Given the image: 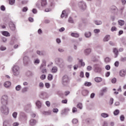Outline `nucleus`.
Here are the masks:
<instances>
[{"label":"nucleus","mask_w":126,"mask_h":126,"mask_svg":"<svg viewBox=\"0 0 126 126\" xmlns=\"http://www.w3.org/2000/svg\"><path fill=\"white\" fill-rule=\"evenodd\" d=\"M13 74L15 76H18L20 74V68L18 65H14L12 68Z\"/></svg>","instance_id":"nucleus-1"},{"label":"nucleus","mask_w":126,"mask_h":126,"mask_svg":"<svg viewBox=\"0 0 126 126\" xmlns=\"http://www.w3.org/2000/svg\"><path fill=\"white\" fill-rule=\"evenodd\" d=\"M55 63L57 65H59L61 68L63 66H64V63H63V60L61 58H56L55 59Z\"/></svg>","instance_id":"nucleus-2"},{"label":"nucleus","mask_w":126,"mask_h":126,"mask_svg":"<svg viewBox=\"0 0 126 126\" xmlns=\"http://www.w3.org/2000/svg\"><path fill=\"white\" fill-rule=\"evenodd\" d=\"M0 111L4 115H8L9 113V110L6 105H2L0 108Z\"/></svg>","instance_id":"nucleus-3"},{"label":"nucleus","mask_w":126,"mask_h":126,"mask_svg":"<svg viewBox=\"0 0 126 126\" xmlns=\"http://www.w3.org/2000/svg\"><path fill=\"white\" fill-rule=\"evenodd\" d=\"M8 100V97L7 95H3L1 98V103L3 106H6L7 105V101Z\"/></svg>","instance_id":"nucleus-4"},{"label":"nucleus","mask_w":126,"mask_h":126,"mask_svg":"<svg viewBox=\"0 0 126 126\" xmlns=\"http://www.w3.org/2000/svg\"><path fill=\"white\" fill-rule=\"evenodd\" d=\"M107 92H108V88L103 87L100 90L99 95L100 96H104V94H105V93H107Z\"/></svg>","instance_id":"nucleus-5"},{"label":"nucleus","mask_w":126,"mask_h":126,"mask_svg":"<svg viewBox=\"0 0 126 126\" xmlns=\"http://www.w3.org/2000/svg\"><path fill=\"white\" fill-rule=\"evenodd\" d=\"M79 6L80 8L82 10H85L86 9V3L85 2H80L79 3Z\"/></svg>","instance_id":"nucleus-6"},{"label":"nucleus","mask_w":126,"mask_h":126,"mask_svg":"<svg viewBox=\"0 0 126 126\" xmlns=\"http://www.w3.org/2000/svg\"><path fill=\"white\" fill-rule=\"evenodd\" d=\"M94 71L96 73H100V72L102 71V68L100 67V66L98 65H95L94 66Z\"/></svg>","instance_id":"nucleus-7"},{"label":"nucleus","mask_w":126,"mask_h":126,"mask_svg":"<svg viewBox=\"0 0 126 126\" xmlns=\"http://www.w3.org/2000/svg\"><path fill=\"white\" fill-rule=\"evenodd\" d=\"M23 61L24 65H27L29 62H30V59H29V57H28V56H25L23 58Z\"/></svg>","instance_id":"nucleus-8"},{"label":"nucleus","mask_w":126,"mask_h":126,"mask_svg":"<svg viewBox=\"0 0 126 126\" xmlns=\"http://www.w3.org/2000/svg\"><path fill=\"white\" fill-rule=\"evenodd\" d=\"M20 118L21 119H24L25 121H26L27 120V115L25 114L24 112H21L20 113Z\"/></svg>","instance_id":"nucleus-9"},{"label":"nucleus","mask_w":126,"mask_h":126,"mask_svg":"<svg viewBox=\"0 0 126 126\" xmlns=\"http://www.w3.org/2000/svg\"><path fill=\"white\" fill-rule=\"evenodd\" d=\"M36 124H37V121L35 119H31L29 121V125L31 126H35Z\"/></svg>","instance_id":"nucleus-10"},{"label":"nucleus","mask_w":126,"mask_h":126,"mask_svg":"<svg viewBox=\"0 0 126 126\" xmlns=\"http://www.w3.org/2000/svg\"><path fill=\"white\" fill-rule=\"evenodd\" d=\"M40 97L42 99H46L48 98V94H47L46 92H42L40 94Z\"/></svg>","instance_id":"nucleus-11"},{"label":"nucleus","mask_w":126,"mask_h":126,"mask_svg":"<svg viewBox=\"0 0 126 126\" xmlns=\"http://www.w3.org/2000/svg\"><path fill=\"white\" fill-rule=\"evenodd\" d=\"M119 74H120V76H121V77H125L126 74V70H124V69L121 70L119 71Z\"/></svg>","instance_id":"nucleus-12"},{"label":"nucleus","mask_w":126,"mask_h":126,"mask_svg":"<svg viewBox=\"0 0 126 126\" xmlns=\"http://www.w3.org/2000/svg\"><path fill=\"white\" fill-rule=\"evenodd\" d=\"M61 16L62 18H63V17H65V18H67V16H68V13H67L65 10H63L62 12Z\"/></svg>","instance_id":"nucleus-13"},{"label":"nucleus","mask_w":126,"mask_h":126,"mask_svg":"<svg viewBox=\"0 0 126 126\" xmlns=\"http://www.w3.org/2000/svg\"><path fill=\"white\" fill-rule=\"evenodd\" d=\"M84 36L86 38H91V36H92V33L91 32H86L84 33Z\"/></svg>","instance_id":"nucleus-14"},{"label":"nucleus","mask_w":126,"mask_h":126,"mask_svg":"<svg viewBox=\"0 0 126 126\" xmlns=\"http://www.w3.org/2000/svg\"><path fill=\"white\" fill-rule=\"evenodd\" d=\"M39 68L42 73H46L47 72V69H46V66H40Z\"/></svg>","instance_id":"nucleus-15"},{"label":"nucleus","mask_w":126,"mask_h":126,"mask_svg":"<svg viewBox=\"0 0 126 126\" xmlns=\"http://www.w3.org/2000/svg\"><path fill=\"white\" fill-rule=\"evenodd\" d=\"M3 85L5 88H10V86H11V83L9 81H6L4 83Z\"/></svg>","instance_id":"nucleus-16"},{"label":"nucleus","mask_w":126,"mask_h":126,"mask_svg":"<svg viewBox=\"0 0 126 126\" xmlns=\"http://www.w3.org/2000/svg\"><path fill=\"white\" fill-rule=\"evenodd\" d=\"M9 27L12 31L15 30V25L12 22H10L9 24Z\"/></svg>","instance_id":"nucleus-17"},{"label":"nucleus","mask_w":126,"mask_h":126,"mask_svg":"<svg viewBox=\"0 0 126 126\" xmlns=\"http://www.w3.org/2000/svg\"><path fill=\"white\" fill-rule=\"evenodd\" d=\"M35 5L36 7H38L39 8V9H41V8L43 7L42 6V4H41V1H40V0H38L36 2Z\"/></svg>","instance_id":"nucleus-18"},{"label":"nucleus","mask_w":126,"mask_h":126,"mask_svg":"<svg viewBox=\"0 0 126 126\" xmlns=\"http://www.w3.org/2000/svg\"><path fill=\"white\" fill-rule=\"evenodd\" d=\"M91 53V48H87L84 51V54L86 56H88Z\"/></svg>","instance_id":"nucleus-19"},{"label":"nucleus","mask_w":126,"mask_h":126,"mask_svg":"<svg viewBox=\"0 0 126 126\" xmlns=\"http://www.w3.org/2000/svg\"><path fill=\"white\" fill-rule=\"evenodd\" d=\"M2 34L3 36H5V37H9L10 36V33H9V32H6V31H3L2 32Z\"/></svg>","instance_id":"nucleus-20"},{"label":"nucleus","mask_w":126,"mask_h":126,"mask_svg":"<svg viewBox=\"0 0 126 126\" xmlns=\"http://www.w3.org/2000/svg\"><path fill=\"white\" fill-rule=\"evenodd\" d=\"M41 6L44 7L47 5V0H41Z\"/></svg>","instance_id":"nucleus-21"},{"label":"nucleus","mask_w":126,"mask_h":126,"mask_svg":"<svg viewBox=\"0 0 126 126\" xmlns=\"http://www.w3.org/2000/svg\"><path fill=\"white\" fill-rule=\"evenodd\" d=\"M113 53L115 54L114 58H117L119 55V51H118V49L117 48H114L113 49Z\"/></svg>","instance_id":"nucleus-22"},{"label":"nucleus","mask_w":126,"mask_h":126,"mask_svg":"<svg viewBox=\"0 0 126 126\" xmlns=\"http://www.w3.org/2000/svg\"><path fill=\"white\" fill-rule=\"evenodd\" d=\"M35 104L38 109H40V108H41V107L42 106V102H41V101H40L39 100H37Z\"/></svg>","instance_id":"nucleus-23"},{"label":"nucleus","mask_w":126,"mask_h":126,"mask_svg":"<svg viewBox=\"0 0 126 126\" xmlns=\"http://www.w3.org/2000/svg\"><path fill=\"white\" fill-rule=\"evenodd\" d=\"M71 37H74V38H78L79 37V33L72 32L71 33Z\"/></svg>","instance_id":"nucleus-24"},{"label":"nucleus","mask_w":126,"mask_h":126,"mask_svg":"<svg viewBox=\"0 0 126 126\" xmlns=\"http://www.w3.org/2000/svg\"><path fill=\"white\" fill-rule=\"evenodd\" d=\"M100 116L102 118L105 119L106 118H109V114L106 113H102L100 114Z\"/></svg>","instance_id":"nucleus-25"},{"label":"nucleus","mask_w":126,"mask_h":126,"mask_svg":"<svg viewBox=\"0 0 126 126\" xmlns=\"http://www.w3.org/2000/svg\"><path fill=\"white\" fill-rule=\"evenodd\" d=\"M68 83H69V81H68V80H66V79L62 80V84H63V85H67Z\"/></svg>","instance_id":"nucleus-26"},{"label":"nucleus","mask_w":126,"mask_h":126,"mask_svg":"<svg viewBox=\"0 0 126 126\" xmlns=\"http://www.w3.org/2000/svg\"><path fill=\"white\" fill-rule=\"evenodd\" d=\"M89 93V91L87 90H84L82 92V94L83 96H87L88 95V94Z\"/></svg>","instance_id":"nucleus-27"},{"label":"nucleus","mask_w":126,"mask_h":126,"mask_svg":"<svg viewBox=\"0 0 126 126\" xmlns=\"http://www.w3.org/2000/svg\"><path fill=\"white\" fill-rule=\"evenodd\" d=\"M57 71H58V67L57 66L53 67L52 68V70H51V72L53 73H56V72H57Z\"/></svg>","instance_id":"nucleus-28"},{"label":"nucleus","mask_w":126,"mask_h":126,"mask_svg":"<svg viewBox=\"0 0 126 126\" xmlns=\"http://www.w3.org/2000/svg\"><path fill=\"white\" fill-rule=\"evenodd\" d=\"M16 42H17V39H16L15 37H13L11 41V44L13 45V44H14V43H16Z\"/></svg>","instance_id":"nucleus-29"},{"label":"nucleus","mask_w":126,"mask_h":126,"mask_svg":"<svg viewBox=\"0 0 126 126\" xmlns=\"http://www.w3.org/2000/svg\"><path fill=\"white\" fill-rule=\"evenodd\" d=\"M110 40V35H106L103 38V42H108Z\"/></svg>","instance_id":"nucleus-30"},{"label":"nucleus","mask_w":126,"mask_h":126,"mask_svg":"<svg viewBox=\"0 0 126 126\" xmlns=\"http://www.w3.org/2000/svg\"><path fill=\"white\" fill-rule=\"evenodd\" d=\"M118 23L120 26H124V25H125V21L123 20H119L118 21Z\"/></svg>","instance_id":"nucleus-31"},{"label":"nucleus","mask_w":126,"mask_h":126,"mask_svg":"<svg viewBox=\"0 0 126 126\" xmlns=\"http://www.w3.org/2000/svg\"><path fill=\"white\" fill-rule=\"evenodd\" d=\"M33 63L35 65L37 64H39L40 63V60H39V59H34Z\"/></svg>","instance_id":"nucleus-32"},{"label":"nucleus","mask_w":126,"mask_h":126,"mask_svg":"<svg viewBox=\"0 0 126 126\" xmlns=\"http://www.w3.org/2000/svg\"><path fill=\"white\" fill-rule=\"evenodd\" d=\"M68 22H69V23H71L72 24H74V21L71 17H69L68 20Z\"/></svg>","instance_id":"nucleus-33"},{"label":"nucleus","mask_w":126,"mask_h":126,"mask_svg":"<svg viewBox=\"0 0 126 126\" xmlns=\"http://www.w3.org/2000/svg\"><path fill=\"white\" fill-rule=\"evenodd\" d=\"M94 23H95L96 25H101L102 22V21L97 20V21H94Z\"/></svg>","instance_id":"nucleus-34"},{"label":"nucleus","mask_w":126,"mask_h":126,"mask_svg":"<svg viewBox=\"0 0 126 126\" xmlns=\"http://www.w3.org/2000/svg\"><path fill=\"white\" fill-rule=\"evenodd\" d=\"M104 62H105V63H110V62H111V59L109 57H106L104 59Z\"/></svg>","instance_id":"nucleus-35"},{"label":"nucleus","mask_w":126,"mask_h":126,"mask_svg":"<svg viewBox=\"0 0 126 126\" xmlns=\"http://www.w3.org/2000/svg\"><path fill=\"white\" fill-rule=\"evenodd\" d=\"M77 108L80 109V110H82L83 106L81 103H79L77 104Z\"/></svg>","instance_id":"nucleus-36"},{"label":"nucleus","mask_w":126,"mask_h":126,"mask_svg":"<svg viewBox=\"0 0 126 126\" xmlns=\"http://www.w3.org/2000/svg\"><path fill=\"white\" fill-rule=\"evenodd\" d=\"M79 63H81V66H84L85 65V63L83 62V60L82 59L79 61Z\"/></svg>","instance_id":"nucleus-37"},{"label":"nucleus","mask_w":126,"mask_h":126,"mask_svg":"<svg viewBox=\"0 0 126 126\" xmlns=\"http://www.w3.org/2000/svg\"><path fill=\"white\" fill-rule=\"evenodd\" d=\"M43 115H45V116H49L51 115V111H44L43 112Z\"/></svg>","instance_id":"nucleus-38"},{"label":"nucleus","mask_w":126,"mask_h":126,"mask_svg":"<svg viewBox=\"0 0 126 126\" xmlns=\"http://www.w3.org/2000/svg\"><path fill=\"white\" fill-rule=\"evenodd\" d=\"M3 126H11L7 121L4 122L3 123Z\"/></svg>","instance_id":"nucleus-39"},{"label":"nucleus","mask_w":126,"mask_h":126,"mask_svg":"<svg viewBox=\"0 0 126 126\" xmlns=\"http://www.w3.org/2000/svg\"><path fill=\"white\" fill-rule=\"evenodd\" d=\"M15 89H16V91H20V90H21V86L18 85V86H16Z\"/></svg>","instance_id":"nucleus-40"},{"label":"nucleus","mask_w":126,"mask_h":126,"mask_svg":"<svg viewBox=\"0 0 126 126\" xmlns=\"http://www.w3.org/2000/svg\"><path fill=\"white\" fill-rule=\"evenodd\" d=\"M9 4L13 5L15 3V0H9Z\"/></svg>","instance_id":"nucleus-41"},{"label":"nucleus","mask_w":126,"mask_h":126,"mask_svg":"<svg viewBox=\"0 0 126 126\" xmlns=\"http://www.w3.org/2000/svg\"><path fill=\"white\" fill-rule=\"evenodd\" d=\"M119 114H120V110H116L114 112V116H118V115H119Z\"/></svg>","instance_id":"nucleus-42"},{"label":"nucleus","mask_w":126,"mask_h":126,"mask_svg":"<svg viewBox=\"0 0 126 126\" xmlns=\"http://www.w3.org/2000/svg\"><path fill=\"white\" fill-rule=\"evenodd\" d=\"M12 117L13 118H14V119H16V118H17V112H13V113L12 114Z\"/></svg>","instance_id":"nucleus-43"},{"label":"nucleus","mask_w":126,"mask_h":126,"mask_svg":"<svg viewBox=\"0 0 126 126\" xmlns=\"http://www.w3.org/2000/svg\"><path fill=\"white\" fill-rule=\"evenodd\" d=\"M0 51H5L6 50V47H5V46H3V45H2L0 47Z\"/></svg>","instance_id":"nucleus-44"},{"label":"nucleus","mask_w":126,"mask_h":126,"mask_svg":"<svg viewBox=\"0 0 126 126\" xmlns=\"http://www.w3.org/2000/svg\"><path fill=\"white\" fill-rule=\"evenodd\" d=\"M77 123H78V120H77V119H73L72 120V123L74 124V125L77 124Z\"/></svg>","instance_id":"nucleus-45"},{"label":"nucleus","mask_w":126,"mask_h":126,"mask_svg":"<svg viewBox=\"0 0 126 126\" xmlns=\"http://www.w3.org/2000/svg\"><path fill=\"white\" fill-rule=\"evenodd\" d=\"M22 91L23 93H25V92H27V91H28V87L24 88L22 89Z\"/></svg>","instance_id":"nucleus-46"},{"label":"nucleus","mask_w":126,"mask_h":126,"mask_svg":"<svg viewBox=\"0 0 126 126\" xmlns=\"http://www.w3.org/2000/svg\"><path fill=\"white\" fill-rule=\"evenodd\" d=\"M40 66H46V60H43L42 63L41 64Z\"/></svg>","instance_id":"nucleus-47"},{"label":"nucleus","mask_w":126,"mask_h":126,"mask_svg":"<svg viewBox=\"0 0 126 126\" xmlns=\"http://www.w3.org/2000/svg\"><path fill=\"white\" fill-rule=\"evenodd\" d=\"M84 84H85V86L89 87V86H91L92 84H91V82H86Z\"/></svg>","instance_id":"nucleus-48"},{"label":"nucleus","mask_w":126,"mask_h":126,"mask_svg":"<svg viewBox=\"0 0 126 126\" xmlns=\"http://www.w3.org/2000/svg\"><path fill=\"white\" fill-rule=\"evenodd\" d=\"M78 67H79V64H77L74 65L73 68H74V70H76V69H77V68H78Z\"/></svg>","instance_id":"nucleus-49"},{"label":"nucleus","mask_w":126,"mask_h":126,"mask_svg":"<svg viewBox=\"0 0 126 126\" xmlns=\"http://www.w3.org/2000/svg\"><path fill=\"white\" fill-rule=\"evenodd\" d=\"M94 32L95 33V34H97V33H100V30L97 29H94Z\"/></svg>","instance_id":"nucleus-50"},{"label":"nucleus","mask_w":126,"mask_h":126,"mask_svg":"<svg viewBox=\"0 0 126 126\" xmlns=\"http://www.w3.org/2000/svg\"><path fill=\"white\" fill-rule=\"evenodd\" d=\"M105 69H106V70H110V69H111V66H110V65H106Z\"/></svg>","instance_id":"nucleus-51"},{"label":"nucleus","mask_w":126,"mask_h":126,"mask_svg":"<svg viewBox=\"0 0 126 126\" xmlns=\"http://www.w3.org/2000/svg\"><path fill=\"white\" fill-rule=\"evenodd\" d=\"M111 30L112 32H114V31H117V28L116 27H112Z\"/></svg>","instance_id":"nucleus-52"},{"label":"nucleus","mask_w":126,"mask_h":126,"mask_svg":"<svg viewBox=\"0 0 126 126\" xmlns=\"http://www.w3.org/2000/svg\"><path fill=\"white\" fill-rule=\"evenodd\" d=\"M119 64H120V63L119 62V61H116V62L114 63V65H115V66H116V67H118V66H119Z\"/></svg>","instance_id":"nucleus-53"},{"label":"nucleus","mask_w":126,"mask_h":126,"mask_svg":"<svg viewBox=\"0 0 126 126\" xmlns=\"http://www.w3.org/2000/svg\"><path fill=\"white\" fill-rule=\"evenodd\" d=\"M124 9H125V7H122L121 9L119 10V11H120L121 14H123Z\"/></svg>","instance_id":"nucleus-54"},{"label":"nucleus","mask_w":126,"mask_h":126,"mask_svg":"<svg viewBox=\"0 0 126 126\" xmlns=\"http://www.w3.org/2000/svg\"><path fill=\"white\" fill-rule=\"evenodd\" d=\"M27 10H28V8H27V7H25L23 8L22 11L23 12H26Z\"/></svg>","instance_id":"nucleus-55"},{"label":"nucleus","mask_w":126,"mask_h":126,"mask_svg":"<svg viewBox=\"0 0 126 126\" xmlns=\"http://www.w3.org/2000/svg\"><path fill=\"white\" fill-rule=\"evenodd\" d=\"M120 120L122 122H124V121H125V116H124V115H121L120 116Z\"/></svg>","instance_id":"nucleus-56"},{"label":"nucleus","mask_w":126,"mask_h":126,"mask_svg":"<svg viewBox=\"0 0 126 126\" xmlns=\"http://www.w3.org/2000/svg\"><path fill=\"white\" fill-rule=\"evenodd\" d=\"M87 70L90 71V70H92V66H88L87 67Z\"/></svg>","instance_id":"nucleus-57"},{"label":"nucleus","mask_w":126,"mask_h":126,"mask_svg":"<svg viewBox=\"0 0 126 126\" xmlns=\"http://www.w3.org/2000/svg\"><path fill=\"white\" fill-rule=\"evenodd\" d=\"M0 9L1 10H2V11H4V10H5V7H4V5H1L0 6Z\"/></svg>","instance_id":"nucleus-58"},{"label":"nucleus","mask_w":126,"mask_h":126,"mask_svg":"<svg viewBox=\"0 0 126 126\" xmlns=\"http://www.w3.org/2000/svg\"><path fill=\"white\" fill-rule=\"evenodd\" d=\"M58 51L60 53H63L64 52V50L63 48H59Z\"/></svg>","instance_id":"nucleus-59"},{"label":"nucleus","mask_w":126,"mask_h":126,"mask_svg":"<svg viewBox=\"0 0 126 126\" xmlns=\"http://www.w3.org/2000/svg\"><path fill=\"white\" fill-rule=\"evenodd\" d=\"M48 79H53V75L49 74L48 76Z\"/></svg>","instance_id":"nucleus-60"},{"label":"nucleus","mask_w":126,"mask_h":126,"mask_svg":"<svg viewBox=\"0 0 126 126\" xmlns=\"http://www.w3.org/2000/svg\"><path fill=\"white\" fill-rule=\"evenodd\" d=\"M53 113H58L59 112V109L58 108H54L53 109Z\"/></svg>","instance_id":"nucleus-61"},{"label":"nucleus","mask_w":126,"mask_h":126,"mask_svg":"<svg viewBox=\"0 0 126 126\" xmlns=\"http://www.w3.org/2000/svg\"><path fill=\"white\" fill-rule=\"evenodd\" d=\"M13 126H19V123L18 122H14L13 124Z\"/></svg>","instance_id":"nucleus-62"},{"label":"nucleus","mask_w":126,"mask_h":126,"mask_svg":"<svg viewBox=\"0 0 126 126\" xmlns=\"http://www.w3.org/2000/svg\"><path fill=\"white\" fill-rule=\"evenodd\" d=\"M40 79H46V75H42L40 76Z\"/></svg>","instance_id":"nucleus-63"},{"label":"nucleus","mask_w":126,"mask_h":126,"mask_svg":"<svg viewBox=\"0 0 126 126\" xmlns=\"http://www.w3.org/2000/svg\"><path fill=\"white\" fill-rule=\"evenodd\" d=\"M102 126H108V122H107L106 121L103 122Z\"/></svg>","instance_id":"nucleus-64"}]
</instances>
